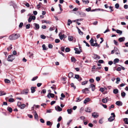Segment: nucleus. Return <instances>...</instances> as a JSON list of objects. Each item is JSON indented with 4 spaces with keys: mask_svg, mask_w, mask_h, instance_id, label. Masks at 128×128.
<instances>
[{
    "mask_svg": "<svg viewBox=\"0 0 128 128\" xmlns=\"http://www.w3.org/2000/svg\"><path fill=\"white\" fill-rule=\"evenodd\" d=\"M20 36V35L18 34H13L10 36L9 39L11 40H14L17 39Z\"/></svg>",
    "mask_w": 128,
    "mask_h": 128,
    "instance_id": "1",
    "label": "nucleus"
},
{
    "mask_svg": "<svg viewBox=\"0 0 128 128\" xmlns=\"http://www.w3.org/2000/svg\"><path fill=\"white\" fill-rule=\"evenodd\" d=\"M111 114L112 115V116H111L110 117L108 118V120L110 122H112L114 120L115 117V115L114 113L112 112L111 113Z\"/></svg>",
    "mask_w": 128,
    "mask_h": 128,
    "instance_id": "2",
    "label": "nucleus"
},
{
    "mask_svg": "<svg viewBox=\"0 0 128 128\" xmlns=\"http://www.w3.org/2000/svg\"><path fill=\"white\" fill-rule=\"evenodd\" d=\"M15 57L13 54L9 55L8 60V61L12 62L15 59Z\"/></svg>",
    "mask_w": 128,
    "mask_h": 128,
    "instance_id": "3",
    "label": "nucleus"
},
{
    "mask_svg": "<svg viewBox=\"0 0 128 128\" xmlns=\"http://www.w3.org/2000/svg\"><path fill=\"white\" fill-rule=\"evenodd\" d=\"M92 116L94 118H97L99 116V114L97 112H94L92 113Z\"/></svg>",
    "mask_w": 128,
    "mask_h": 128,
    "instance_id": "4",
    "label": "nucleus"
},
{
    "mask_svg": "<svg viewBox=\"0 0 128 128\" xmlns=\"http://www.w3.org/2000/svg\"><path fill=\"white\" fill-rule=\"evenodd\" d=\"M114 50L116 54L118 55L119 56H120L119 51L117 48H114Z\"/></svg>",
    "mask_w": 128,
    "mask_h": 128,
    "instance_id": "5",
    "label": "nucleus"
},
{
    "mask_svg": "<svg viewBox=\"0 0 128 128\" xmlns=\"http://www.w3.org/2000/svg\"><path fill=\"white\" fill-rule=\"evenodd\" d=\"M93 58L94 59L96 60L99 59L100 58V56L95 54H93Z\"/></svg>",
    "mask_w": 128,
    "mask_h": 128,
    "instance_id": "6",
    "label": "nucleus"
},
{
    "mask_svg": "<svg viewBox=\"0 0 128 128\" xmlns=\"http://www.w3.org/2000/svg\"><path fill=\"white\" fill-rule=\"evenodd\" d=\"M54 95L53 94L49 93L47 96L49 98H50V97L52 98H54Z\"/></svg>",
    "mask_w": 128,
    "mask_h": 128,
    "instance_id": "7",
    "label": "nucleus"
},
{
    "mask_svg": "<svg viewBox=\"0 0 128 128\" xmlns=\"http://www.w3.org/2000/svg\"><path fill=\"white\" fill-rule=\"evenodd\" d=\"M56 110L58 112H60L62 110V109L59 106H57L55 107Z\"/></svg>",
    "mask_w": 128,
    "mask_h": 128,
    "instance_id": "8",
    "label": "nucleus"
},
{
    "mask_svg": "<svg viewBox=\"0 0 128 128\" xmlns=\"http://www.w3.org/2000/svg\"><path fill=\"white\" fill-rule=\"evenodd\" d=\"M28 89H26L24 90L21 92L22 94H28Z\"/></svg>",
    "mask_w": 128,
    "mask_h": 128,
    "instance_id": "9",
    "label": "nucleus"
},
{
    "mask_svg": "<svg viewBox=\"0 0 128 128\" xmlns=\"http://www.w3.org/2000/svg\"><path fill=\"white\" fill-rule=\"evenodd\" d=\"M34 118L36 120L38 121V116L36 112V111L34 113Z\"/></svg>",
    "mask_w": 128,
    "mask_h": 128,
    "instance_id": "10",
    "label": "nucleus"
},
{
    "mask_svg": "<svg viewBox=\"0 0 128 128\" xmlns=\"http://www.w3.org/2000/svg\"><path fill=\"white\" fill-rule=\"evenodd\" d=\"M34 26H35L36 28H35L34 29L35 30L37 29L38 30V29H39L40 28V26L38 24L34 23Z\"/></svg>",
    "mask_w": 128,
    "mask_h": 128,
    "instance_id": "11",
    "label": "nucleus"
},
{
    "mask_svg": "<svg viewBox=\"0 0 128 128\" xmlns=\"http://www.w3.org/2000/svg\"><path fill=\"white\" fill-rule=\"evenodd\" d=\"M116 104L118 106H121L122 105V103L121 102L119 101H116Z\"/></svg>",
    "mask_w": 128,
    "mask_h": 128,
    "instance_id": "12",
    "label": "nucleus"
},
{
    "mask_svg": "<svg viewBox=\"0 0 128 128\" xmlns=\"http://www.w3.org/2000/svg\"><path fill=\"white\" fill-rule=\"evenodd\" d=\"M91 110V108H88L85 110V111L86 112H90Z\"/></svg>",
    "mask_w": 128,
    "mask_h": 128,
    "instance_id": "13",
    "label": "nucleus"
},
{
    "mask_svg": "<svg viewBox=\"0 0 128 128\" xmlns=\"http://www.w3.org/2000/svg\"><path fill=\"white\" fill-rule=\"evenodd\" d=\"M125 38L124 37L120 38L118 39V41L120 42H122L124 41Z\"/></svg>",
    "mask_w": 128,
    "mask_h": 128,
    "instance_id": "14",
    "label": "nucleus"
},
{
    "mask_svg": "<svg viewBox=\"0 0 128 128\" xmlns=\"http://www.w3.org/2000/svg\"><path fill=\"white\" fill-rule=\"evenodd\" d=\"M90 100V99L88 98H86L84 102V104H86L88 102H89Z\"/></svg>",
    "mask_w": 128,
    "mask_h": 128,
    "instance_id": "15",
    "label": "nucleus"
},
{
    "mask_svg": "<svg viewBox=\"0 0 128 128\" xmlns=\"http://www.w3.org/2000/svg\"><path fill=\"white\" fill-rule=\"evenodd\" d=\"M59 36L60 37V40H62L64 38V34H63V35H62V33H60L59 34Z\"/></svg>",
    "mask_w": 128,
    "mask_h": 128,
    "instance_id": "16",
    "label": "nucleus"
},
{
    "mask_svg": "<svg viewBox=\"0 0 128 128\" xmlns=\"http://www.w3.org/2000/svg\"><path fill=\"white\" fill-rule=\"evenodd\" d=\"M36 88V87H32L31 88V92L34 93L36 91L35 89Z\"/></svg>",
    "mask_w": 128,
    "mask_h": 128,
    "instance_id": "17",
    "label": "nucleus"
},
{
    "mask_svg": "<svg viewBox=\"0 0 128 128\" xmlns=\"http://www.w3.org/2000/svg\"><path fill=\"white\" fill-rule=\"evenodd\" d=\"M108 99V98L106 97V98L103 99L102 100V101L104 103H106L107 102V99Z\"/></svg>",
    "mask_w": 128,
    "mask_h": 128,
    "instance_id": "18",
    "label": "nucleus"
},
{
    "mask_svg": "<svg viewBox=\"0 0 128 128\" xmlns=\"http://www.w3.org/2000/svg\"><path fill=\"white\" fill-rule=\"evenodd\" d=\"M90 86L92 88V91H94L95 89V86L92 84H91Z\"/></svg>",
    "mask_w": 128,
    "mask_h": 128,
    "instance_id": "19",
    "label": "nucleus"
},
{
    "mask_svg": "<svg viewBox=\"0 0 128 128\" xmlns=\"http://www.w3.org/2000/svg\"><path fill=\"white\" fill-rule=\"evenodd\" d=\"M126 95V93L122 91H121V96H122L124 98V97Z\"/></svg>",
    "mask_w": 128,
    "mask_h": 128,
    "instance_id": "20",
    "label": "nucleus"
},
{
    "mask_svg": "<svg viewBox=\"0 0 128 128\" xmlns=\"http://www.w3.org/2000/svg\"><path fill=\"white\" fill-rule=\"evenodd\" d=\"M100 44H98L97 42L95 43L94 44H93V46H98V48L100 47Z\"/></svg>",
    "mask_w": 128,
    "mask_h": 128,
    "instance_id": "21",
    "label": "nucleus"
},
{
    "mask_svg": "<svg viewBox=\"0 0 128 128\" xmlns=\"http://www.w3.org/2000/svg\"><path fill=\"white\" fill-rule=\"evenodd\" d=\"M73 76V74L72 72H70L68 74V77L69 78H72Z\"/></svg>",
    "mask_w": 128,
    "mask_h": 128,
    "instance_id": "22",
    "label": "nucleus"
},
{
    "mask_svg": "<svg viewBox=\"0 0 128 128\" xmlns=\"http://www.w3.org/2000/svg\"><path fill=\"white\" fill-rule=\"evenodd\" d=\"M90 43L91 45L92 46L94 44V40L92 38H91L90 40Z\"/></svg>",
    "mask_w": 128,
    "mask_h": 128,
    "instance_id": "23",
    "label": "nucleus"
},
{
    "mask_svg": "<svg viewBox=\"0 0 128 128\" xmlns=\"http://www.w3.org/2000/svg\"><path fill=\"white\" fill-rule=\"evenodd\" d=\"M74 38L72 36H68V40L70 41H72L73 40Z\"/></svg>",
    "mask_w": 128,
    "mask_h": 128,
    "instance_id": "24",
    "label": "nucleus"
},
{
    "mask_svg": "<svg viewBox=\"0 0 128 128\" xmlns=\"http://www.w3.org/2000/svg\"><path fill=\"white\" fill-rule=\"evenodd\" d=\"M128 119L127 118H125L124 119V123L126 124H128Z\"/></svg>",
    "mask_w": 128,
    "mask_h": 128,
    "instance_id": "25",
    "label": "nucleus"
},
{
    "mask_svg": "<svg viewBox=\"0 0 128 128\" xmlns=\"http://www.w3.org/2000/svg\"><path fill=\"white\" fill-rule=\"evenodd\" d=\"M118 92V89H114L113 91V93L115 94H116Z\"/></svg>",
    "mask_w": 128,
    "mask_h": 128,
    "instance_id": "26",
    "label": "nucleus"
},
{
    "mask_svg": "<svg viewBox=\"0 0 128 128\" xmlns=\"http://www.w3.org/2000/svg\"><path fill=\"white\" fill-rule=\"evenodd\" d=\"M71 60L72 62H76V61L75 58L73 57H72L71 58Z\"/></svg>",
    "mask_w": 128,
    "mask_h": 128,
    "instance_id": "27",
    "label": "nucleus"
},
{
    "mask_svg": "<svg viewBox=\"0 0 128 128\" xmlns=\"http://www.w3.org/2000/svg\"><path fill=\"white\" fill-rule=\"evenodd\" d=\"M67 111L69 114H71V113L72 112V110L71 109H68L67 110Z\"/></svg>",
    "mask_w": 128,
    "mask_h": 128,
    "instance_id": "28",
    "label": "nucleus"
},
{
    "mask_svg": "<svg viewBox=\"0 0 128 128\" xmlns=\"http://www.w3.org/2000/svg\"><path fill=\"white\" fill-rule=\"evenodd\" d=\"M7 110L9 112H11L12 111V108L10 107H8L7 108Z\"/></svg>",
    "mask_w": 128,
    "mask_h": 128,
    "instance_id": "29",
    "label": "nucleus"
},
{
    "mask_svg": "<svg viewBox=\"0 0 128 128\" xmlns=\"http://www.w3.org/2000/svg\"><path fill=\"white\" fill-rule=\"evenodd\" d=\"M6 94L4 92L2 91H0V96L5 95Z\"/></svg>",
    "mask_w": 128,
    "mask_h": 128,
    "instance_id": "30",
    "label": "nucleus"
},
{
    "mask_svg": "<svg viewBox=\"0 0 128 128\" xmlns=\"http://www.w3.org/2000/svg\"><path fill=\"white\" fill-rule=\"evenodd\" d=\"M116 32L118 33L121 34H122V32L121 30H116Z\"/></svg>",
    "mask_w": 128,
    "mask_h": 128,
    "instance_id": "31",
    "label": "nucleus"
},
{
    "mask_svg": "<svg viewBox=\"0 0 128 128\" xmlns=\"http://www.w3.org/2000/svg\"><path fill=\"white\" fill-rule=\"evenodd\" d=\"M72 21L71 20H70V19H69L68 20V23L67 25L68 26H70V24H72Z\"/></svg>",
    "mask_w": 128,
    "mask_h": 128,
    "instance_id": "32",
    "label": "nucleus"
},
{
    "mask_svg": "<svg viewBox=\"0 0 128 128\" xmlns=\"http://www.w3.org/2000/svg\"><path fill=\"white\" fill-rule=\"evenodd\" d=\"M4 81L5 83H9L10 82V81L7 79H6L4 80Z\"/></svg>",
    "mask_w": 128,
    "mask_h": 128,
    "instance_id": "33",
    "label": "nucleus"
},
{
    "mask_svg": "<svg viewBox=\"0 0 128 128\" xmlns=\"http://www.w3.org/2000/svg\"><path fill=\"white\" fill-rule=\"evenodd\" d=\"M119 61V60L118 58H116L114 60V62L115 63L118 62Z\"/></svg>",
    "mask_w": 128,
    "mask_h": 128,
    "instance_id": "34",
    "label": "nucleus"
},
{
    "mask_svg": "<svg viewBox=\"0 0 128 128\" xmlns=\"http://www.w3.org/2000/svg\"><path fill=\"white\" fill-rule=\"evenodd\" d=\"M25 106L26 105L24 104H21L20 108L21 109H23L25 107Z\"/></svg>",
    "mask_w": 128,
    "mask_h": 128,
    "instance_id": "35",
    "label": "nucleus"
},
{
    "mask_svg": "<svg viewBox=\"0 0 128 128\" xmlns=\"http://www.w3.org/2000/svg\"><path fill=\"white\" fill-rule=\"evenodd\" d=\"M14 100L13 98H10L9 99L8 101L10 102H14Z\"/></svg>",
    "mask_w": 128,
    "mask_h": 128,
    "instance_id": "36",
    "label": "nucleus"
},
{
    "mask_svg": "<svg viewBox=\"0 0 128 128\" xmlns=\"http://www.w3.org/2000/svg\"><path fill=\"white\" fill-rule=\"evenodd\" d=\"M46 124L47 125L49 126L50 125H52V124H51V122L50 121H47L46 122Z\"/></svg>",
    "mask_w": 128,
    "mask_h": 128,
    "instance_id": "37",
    "label": "nucleus"
},
{
    "mask_svg": "<svg viewBox=\"0 0 128 128\" xmlns=\"http://www.w3.org/2000/svg\"><path fill=\"white\" fill-rule=\"evenodd\" d=\"M116 83L118 84V82H120V78H116Z\"/></svg>",
    "mask_w": 128,
    "mask_h": 128,
    "instance_id": "38",
    "label": "nucleus"
},
{
    "mask_svg": "<svg viewBox=\"0 0 128 128\" xmlns=\"http://www.w3.org/2000/svg\"><path fill=\"white\" fill-rule=\"evenodd\" d=\"M40 36L41 38L43 39H45L46 38V36L43 34L41 35Z\"/></svg>",
    "mask_w": 128,
    "mask_h": 128,
    "instance_id": "39",
    "label": "nucleus"
},
{
    "mask_svg": "<svg viewBox=\"0 0 128 128\" xmlns=\"http://www.w3.org/2000/svg\"><path fill=\"white\" fill-rule=\"evenodd\" d=\"M42 4L41 2H40L37 5V7L38 9H39L40 8V6Z\"/></svg>",
    "mask_w": 128,
    "mask_h": 128,
    "instance_id": "40",
    "label": "nucleus"
},
{
    "mask_svg": "<svg viewBox=\"0 0 128 128\" xmlns=\"http://www.w3.org/2000/svg\"><path fill=\"white\" fill-rule=\"evenodd\" d=\"M42 47L43 48V50H46L47 49V48H46V46L44 44H43L42 45Z\"/></svg>",
    "mask_w": 128,
    "mask_h": 128,
    "instance_id": "41",
    "label": "nucleus"
},
{
    "mask_svg": "<svg viewBox=\"0 0 128 128\" xmlns=\"http://www.w3.org/2000/svg\"><path fill=\"white\" fill-rule=\"evenodd\" d=\"M115 7L117 9H118L119 7V5L118 3L116 4L115 5Z\"/></svg>",
    "mask_w": 128,
    "mask_h": 128,
    "instance_id": "42",
    "label": "nucleus"
},
{
    "mask_svg": "<svg viewBox=\"0 0 128 128\" xmlns=\"http://www.w3.org/2000/svg\"><path fill=\"white\" fill-rule=\"evenodd\" d=\"M83 42L86 44V46L89 47L90 46V45L87 42H86L85 40H84Z\"/></svg>",
    "mask_w": 128,
    "mask_h": 128,
    "instance_id": "43",
    "label": "nucleus"
},
{
    "mask_svg": "<svg viewBox=\"0 0 128 128\" xmlns=\"http://www.w3.org/2000/svg\"><path fill=\"white\" fill-rule=\"evenodd\" d=\"M70 51V49L69 48H66L65 49V51L66 52H68Z\"/></svg>",
    "mask_w": 128,
    "mask_h": 128,
    "instance_id": "44",
    "label": "nucleus"
},
{
    "mask_svg": "<svg viewBox=\"0 0 128 128\" xmlns=\"http://www.w3.org/2000/svg\"><path fill=\"white\" fill-rule=\"evenodd\" d=\"M71 86L74 89L76 88V87L74 85V84L73 83H72L70 84Z\"/></svg>",
    "mask_w": 128,
    "mask_h": 128,
    "instance_id": "45",
    "label": "nucleus"
},
{
    "mask_svg": "<svg viewBox=\"0 0 128 128\" xmlns=\"http://www.w3.org/2000/svg\"><path fill=\"white\" fill-rule=\"evenodd\" d=\"M44 22L46 23V24H50L51 23V22L49 21L48 20H44Z\"/></svg>",
    "mask_w": 128,
    "mask_h": 128,
    "instance_id": "46",
    "label": "nucleus"
},
{
    "mask_svg": "<svg viewBox=\"0 0 128 128\" xmlns=\"http://www.w3.org/2000/svg\"><path fill=\"white\" fill-rule=\"evenodd\" d=\"M80 76L79 75L76 74L75 76V78L77 79H78L80 78Z\"/></svg>",
    "mask_w": 128,
    "mask_h": 128,
    "instance_id": "47",
    "label": "nucleus"
},
{
    "mask_svg": "<svg viewBox=\"0 0 128 128\" xmlns=\"http://www.w3.org/2000/svg\"><path fill=\"white\" fill-rule=\"evenodd\" d=\"M38 78V77L37 76H36V77H34L32 78V81H34L36 80Z\"/></svg>",
    "mask_w": 128,
    "mask_h": 128,
    "instance_id": "48",
    "label": "nucleus"
},
{
    "mask_svg": "<svg viewBox=\"0 0 128 128\" xmlns=\"http://www.w3.org/2000/svg\"><path fill=\"white\" fill-rule=\"evenodd\" d=\"M46 92V90L45 89H44L41 92V93H43L44 94H45Z\"/></svg>",
    "mask_w": 128,
    "mask_h": 128,
    "instance_id": "49",
    "label": "nucleus"
},
{
    "mask_svg": "<svg viewBox=\"0 0 128 128\" xmlns=\"http://www.w3.org/2000/svg\"><path fill=\"white\" fill-rule=\"evenodd\" d=\"M88 82L87 81H84L82 82V85H84L86 84Z\"/></svg>",
    "mask_w": 128,
    "mask_h": 128,
    "instance_id": "50",
    "label": "nucleus"
},
{
    "mask_svg": "<svg viewBox=\"0 0 128 128\" xmlns=\"http://www.w3.org/2000/svg\"><path fill=\"white\" fill-rule=\"evenodd\" d=\"M76 102H79L81 101V99H80L79 98H76Z\"/></svg>",
    "mask_w": 128,
    "mask_h": 128,
    "instance_id": "51",
    "label": "nucleus"
},
{
    "mask_svg": "<svg viewBox=\"0 0 128 128\" xmlns=\"http://www.w3.org/2000/svg\"><path fill=\"white\" fill-rule=\"evenodd\" d=\"M96 80L98 82L100 80V78L99 77H97L96 78Z\"/></svg>",
    "mask_w": 128,
    "mask_h": 128,
    "instance_id": "52",
    "label": "nucleus"
},
{
    "mask_svg": "<svg viewBox=\"0 0 128 128\" xmlns=\"http://www.w3.org/2000/svg\"><path fill=\"white\" fill-rule=\"evenodd\" d=\"M60 41V40L59 39H56L55 40V42L56 43H59Z\"/></svg>",
    "mask_w": 128,
    "mask_h": 128,
    "instance_id": "53",
    "label": "nucleus"
},
{
    "mask_svg": "<svg viewBox=\"0 0 128 128\" xmlns=\"http://www.w3.org/2000/svg\"><path fill=\"white\" fill-rule=\"evenodd\" d=\"M21 105V103L20 102H18L17 104V106L19 107H20Z\"/></svg>",
    "mask_w": 128,
    "mask_h": 128,
    "instance_id": "54",
    "label": "nucleus"
},
{
    "mask_svg": "<svg viewBox=\"0 0 128 128\" xmlns=\"http://www.w3.org/2000/svg\"><path fill=\"white\" fill-rule=\"evenodd\" d=\"M23 23L22 22H20V24L19 25V27L20 28H21L22 27V26L23 25Z\"/></svg>",
    "mask_w": 128,
    "mask_h": 128,
    "instance_id": "55",
    "label": "nucleus"
},
{
    "mask_svg": "<svg viewBox=\"0 0 128 128\" xmlns=\"http://www.w3.org/2000/svg\"><path fill=\"white\" fill-rule=\"evenodd\" d=\"M62 117L61 116H60L58 118V120H57L58 122H59L62 119Z\"/></svg>",
    "mask_w": 128,
    "mask_h": 128,
    "instance_id": "56",
    "label": "nucleus"
},
{
    "mask_svg": "<svg viewBox=\"0 0 128 128\" xmlns=\"http://www.w3.org/2000/svg\"><path fill=\"white\" fill-rule=\"evenodd\" d=\"M114 106L113 104H112L111 105V106H110L109 107V109L110 110L112 108H114Z\"/></svg>",
    "mask_w": 128,
    "mask_h": 128,
    "instance_id": "57",
    "label": "nucleus"
},
{
    "mask_svg": "<svg viewBox=\"0 0 128 128\" xmlns=\"http://www.w3.org/2000/svg\"><path fill=\"white\" fill-rule=\"evenodd\" d=\"M114 44H115L116 45H118V43L115 40H114Z\"/></svg>",
    "mask_w": 128,
    "mask_h": 128,
    "instance_id": "58",
    "label": "nucleus"
},
{
    "mask_svg": "<svg viewBox=\"0 0 128 128\" xmlns=\"http://www.w3.org/2000/svg\"><path fill=\"white\" fill-rule=\"evenodd\" d=\"M30 24H27L26 25V29H28L30 28Z\"/></svg>",
    "mask_w": 128,
    "mask_h": 128,
    "instance_id": "59",
    "label": "nucleus"
},
{
    "mask_svg": "<svg viewBox=\"0 0 128 128\" xmlns=\"http://www.w3.org/2000/svg\"><path fill=\"white\" fill-rule=\"evenodd\" d=\"M12 48V47L11 46H10L8 47L7 48V50L8 51H9Z\"/></svg>",
    "mask_w": 128,
    "mask_h": 128,
    "instance_id": "60",
    "label": "nucleus"
},
{
    "mask_svg": "<svg viewBox=\"0 0 128 128\" xmlns=\"http://www.w3.org/2000/svg\"><path fill=\"white\" fill-rule=\"evenodd\" d=\"M104 89L103 88H101L100 89V90L102 92H103L104 91Z\"/></svg>",
    "mask_w": 128,
    "mask_h": 128,
    "instance_id": "61",
    "label": "nucleus"
},
{
    "mask_svg": "<svg viewBox=\"0 0 128 128\" xmlns=\"http://www.w3.org/2000/svg\"><path fill=\"white\" fill-rule=\"evenodd\" d=\"M40 122L42 123H44V120L42 118H41L40 119Z\"/></svg>",
    "mask_w": 128,
    "mask_h": 128,
    "instance_id": "62",
    "label": "nucleus"
},
{
    "mask_svg": "<svg viewBox=\"0 0 128 128\" xmlns=\"http://www.w3.org/2000/svg\"><path fill=\"white\" fill-rule=\"evenodd\" d=\"M48 47L50 48H52L53 47L52 45L51 44H49L48 45Z\"/></svg>",
    "mask_w": 128,
    "mask_h": 128,
    "instance_id": "63",
    "label": "nucleus"
},
{
    "mask_svg": "<svg viewBox=\"0 0 128 128\" xmlns=\"http://www.w3.org/2000/svg\"><path fill=\"white\" fill-rule=\"evenodd\" d=\"M91 10V8L90 7L88 8H86V10L87 12H89Z\"/></svg>",
    "mask_w": 128,
    "mask_h": 128,
    "instance_id": "64",
    "label": "nucleus"
}]
</instances>
